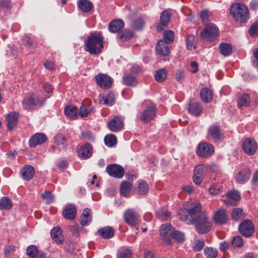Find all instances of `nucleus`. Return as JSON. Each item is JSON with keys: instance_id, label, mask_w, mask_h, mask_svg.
I'll return each instance as SVG.
<instances>
[{"instance_id": "nucleus-1", "label": "nucleus", "mask_w": 258, "mask_h": 258, "mask_svg": "<svg viewBox=\"0 0 258 258\" xmlns=\"http://www.w3.org/2000/svg\"><path fill=\"white\" fill-rule=\"evenodd\" d=\"M103 47V37L98 33H92L85 42V50L91 54L100 53Z\"/></svg>"}, {"instance_id": "nucleus-2", "label": "nucleus", "mask_w": 258, "mask_h": 258, "mask_svg": "<svg viewBox=\"0 0 258 258\" xmlns=\"http://www.w3.org/2000/svg\"><path fill=\"white\" fill-rule=\"evenodd\" d=\"M191 222L195 225L197 231L202 234L208 233L212 227V222L206 212L201 213L199 216L191 220Z\"/></svg>"}, {"instance_id": "nucleus-3", "label": "nucleus", "mask_w": 258, "mask_h": 258, "mask_svg": "<svg viewBox=\"0 0 258 258\" xmlns=\"http://www.w3.org/2000/svg\"><path fill=\"white\" fill-rule=\"evenodd\" d=\"M230 13L235 20L238 22H245L249 18L248 8L245 5L241 3L233 4L231 6Z\"/></svg>"}, {"instance_id": "nucleus-4", "label": "nucleus", "mask_w": 258, "mask_h": 258, "mask_svg": "<svg viewBox=\"0 0 258 258\" xmlns=\"http://www.w3.org/2000/svg\"><path fill=\"white\" fill-rule=\"evenodd\" d=\"M183 207L188 213L190 221L199 216L201 213L206 212L202 210V205L197 200H190L185 202Z\"/></svg>"}, {"instance_id": "nucleus-5", "label": "nucleus", "mask_w": 258, "mask_h": 258, "mask_svg": "<svg viewBox=\"0 0 258 258\" xmlns=\"http://www.w3.org/2000/svg\"><path fill=\"white\" fill-rule=\"evenodd\" d=\"M219 34L218 27L214 24L208 25L201 33L202 38L212 41L216 38Z\"/></svg>"}, {"instance_id": "nucleus-6", "label": "nucleus", "mask_w": 258, "mask_h": 258, "mask_svg": "<svg viewBox=\"0 0 258 258\" xmlns=\"http://www.w3.org/2000/svg\"><path fill=\"white\" fill-rule=\"evenodd\" d=\"M156 106L154 104L150 103L146 108L141 112L140 120L144 122H149L154 119L156 116Z\"/></svg>"}, {"instance_id": "nucleus-7", "label": "nucleus", "mask_w": 258, "mask_h": 258, "mask_svg": "<svg viewBox=\"0 0 258 258\" xmlns=\"http://www.w3.org/2000/svg\"><path fill=\"white\" fill-rule=\"evenodd\" d=\"M214 152V147L211 144L203 142L198 146L197 154L200 157L208 158L213 154Z\"/></svg>"}, {"instance_id": "nucleus-8", "label": "nucleus", "mask_w": 258, "mask_h": 258, "mask_svg": "<svg viewBox=\"0 0 258 258\" xmlns=\"http://www.w3.org/2000/svg\"><path fill=\"white\" fill-rule=\"evenodd\" d=\"M106 171L109 176L116 178H121L124 174L123 168L117 164L107 165L106 167Z\"/></svg>"}, {"instance_id": "nucleus-9", "label": "nucleus", "mask_w": 258, "mask_h": 258, "mask_svg": "<svg viewBox=\"0 0 258 258\" xmlns=\"http://www.w3.org/2000/svg\"><path fill=\"white\" fill-rule=\"evenodd\" d=\"M257 143L254 139L246 138L242 144L244 152L248 155H253L257 150Z\"/></svg>"}, {"instance_id": "nucleus-10", "label": "nucleus", "mask_w": 258, "mask_h": 258, "mask_svg": "<svg viewBox=\"0 0 258 258\" xmlns=\"http://www.w3.org/2000/svg\"><path fill=\"white\" fill-rule=\"evenodd\" d=\"M125 222L131 226H136L139 219L138 213L133 209H128L124 214Z\"/></svg>"}, {"instance_id": "nucleus-11", "label": "nucleus", "mask_w": 258, "mask_h": 258, "mask_svg": "<svg viewBox=\"0 0 258 258\" xmlns=\"http://www.w3.org/2000/svg\"><path fill=\"white\" fill-rule=\"evenodd\" d=\"M107 125L111 132H119L123 126V119L121 116H115L108 122Z\"/></svg>"}, {"instance_id": "nucleus-12", "label": "nucleus", "mask_w": 258, "mask_h": 258, "mask_svg": "<svg viewBox=\"0 0 258 258\" xmlns=\"http://www.w3.org/2000/svg\"><path fill=\"white\" fill-rule=\"evenodd\" d=\"M239 230L242 235L247 237L250 236L254 231L252 222L249 220H245L239 225Z\"/></svg>"}, {"instance_id": "nucleus-13", "label": "nucleus", "mask_w": 258, "mask_h": 258, "mask_svg": "<svg viewBox=\"0 0 258 258\" xmlns=\"http://www.w3.org/2000/svg\"><path fill=\"white\" fill-rule=\"evenodd\" d=\"M172 226L170 224H163L160 229V234L165 242L168 244H171L170 237L173 233Z\"/></svg>"}, {"instance_id": "nucleus-14", "label": "nucleus", "mask_w": 258, "mask_h": 258, "mask_svg": "<svg viewBox=\"0 0 258 258\" xmlns=\"http://www.w3.org/2000/svg\"><path fill=\"white\" fill-rule=\"evenodd\" d=\"M97 84L102 88L108 89L112 85V81L108 75L100 74L95 76Z\"/></svg>"}, {"instance_id": "nucleus-15", "label": "nucleus", "mask_w": 258, "mask_h": 258, "mask_svg": "<svg viewBox=\"0 0 258 258\" xmlns=\"http://www.w3.org/2000/svg\"><path fill=\"white\" fill-rule=\"evenodd\" d=\"M47 140V137L43 133H36L32 136L29 141L30 147H35L37 145H41Z\"/></svg>"}, {"instance_id": "nucleus-16", "label": "nucleus", "mask_w": 258, "mask_h": 258, "mask_svg": "<svg viewBox=\"0 0 258 258\" xmlns=\"http://www.w3.org/2000/svg\"><path fill=\"white\" fill-rule=\"evenodd\" d=\"M213 220L216 224H225L227 220V215L226 210L223 209L218 210L214 215Z\"/></svg>"}, {"instance_id": "nucleus-17", "label": "nucleus", "mask_w": 258, "mask_h": 258, "mask_svg": "<svg viewBox=\"0 0 258 258\" xmlns=\"http://www.w3.org/2000/svg\"><path fill=\"white\" fill-rule=\"evenodd\" d=\"M51 237L53 241L58 244H61L63 240L62 230L59 227H55L52 229L50 232Z\"/></svg>"}, {"instance_id": "nucleus-18", "label": "nucleus", "mask_w": 258, "mask_h": 258, "mask_svg": "<svg viewBox=\"0 0 258 258\" xmlns=\"http://www.w3.org/2000/svg\"><path fill=\"white\" fill-rule=\"evenodd\" d=\"M76 211V208L74 205H68L63 209V216L67 219L73 220L75 218Z\"/></svg>"}, {"instance_id": "nucleus-19", "label": "nucleus", "mask_w": 258, "mask_h": 258, "mask_svg": "<svg viewBox=\"0 0 258 258\" xmlns=\"http://www.w3.org/2000/svg\"><path fill=\"white\" fill-rule=\"evenodd\" d=\"M208 133L212 139L215 141L222 140L223 135L218 125H213L210 126L208 129Z\"/></svg>"}, {"instance_id": "nucleus-20", "label": "nucleus", "mask_w": 258, "mask_h": 258, "mask_svg": "<svg viewBox=\"0 0 258 258\" xmlns=\"http://www.w3.org/2000/svg\"><path fill=\"white\" fill-rule=\"evenodd\" d=\"M92 154V147L89 144L82 146L78 152L79 156L82 159H87Z\"/></svg>"}, {"instance_id": "nucleus-21", "label": "nucleus", "mask_w": 258, "mask_h": 258, "mask_svg": "<svg viewBox=\"0 0 258 258\" xmlns=\"http://www.w3.org/2000/svg\"><path fill=\"white\" fill-rule=\"evenodd\" d=\"M21 172L22 178L28 181L33 177L35 170L32 166L26 165L22 169Z\"/></svg>"}, {"instance_id": "nucleus-22", "label": "nucleus", "mask_w": 258, "mask_h": 258, "mask_svg": "<svg viewBox=\"0 0 258 258\" xmlns=\"http://www.w3.org/2000/svg\"><path fill=\"white\" fill-rule=\"evenodd\" d=\"M250 174V170L248 168L244 169L239 171L235 177L237 182L238 183H244L248 180Z\"/></svg>"}, {"instance_id": "nucleus-23", "label": "nucleus", "mask_w": 258, "mask_h": 258, "mask_svg": "<svg viewBox=\"0 0 258 258\" xmlns=\"http://www.w3.org/2000/svg\"><path fill=\"white\" fill-rule=\"evenodd\" d=\"M168 44L163 40H159L156 46L157 52L163 56L168 55L170 53Z\"/></svg>"}, {"instance_id": "nucleus-24", "label": "nucleus", "mask_w": 258, "mask_h": 258, "mask_svg": "<svg viewBox=\"0 0 258 258\" xmlns=\"http://www.w3.org/2000/svg\"><path fill=\"white\" fill-rule=\"evenodd\" d=\"M19 114L14 112L9 113L7 116L8 127L9 130H12L16 125Z\"/></svg>"}, {"instance_id": "nucleus-25", "label": "nucleus", "mask_w": 258, "mask_h": 258, "mask_svg": "<svg viewBox=\"0 0 258 258\" xmlns=\"http://www.w3.org/2000/svg\"><path fill=\"white\" fill-rule=\"evenodd\" d=\"M124 25V22L121 20H115L110 22L109 25V29L111 32L116 33L121 30Z\"/></svg>"}, {"instance_id": "nucleus-26", "label": "nucleus", "mask_w": 258, "mask_h": 258, "mask_svg": "<svg viewBox=\"0 0 258 258\" xmlns=\"http://www.w3.org/2000/svg\"><path fill=\"white\" fill-rule=\"evenodd\" d=\"M98 234L103 238L109 239L114 235V230L110 226H106L98 230Z\"/></svg>"}, {"instance_id": "nucleus-27", "label": "nucleus", "mask_w": 258, "mask_h": 258, "mask_svg": "<svg viewBox=\"0 0 258 258\" xmlns=\"http://www.w3.org/2000/svg\"><path fill=\"white\" fill-rule=\"evenodd\" d=\"M91 211L89 209H84L80 217V223L82 226L89 225L91 221Z\"/></svg>"}, {"instance_id": "nucleus-28", "label": "nucleus", "mask_w": 258, "mask_h": 258, "mask_svg": "<svg viewBox=\"0 0 258 258\" xmlns=\"http://www.w3.org/2000/svg\"><path fill=\"white\" fill-rule=\"evenodd\" d=\"M64 112L67 117L75 119L78 116V109L74 106L69 105L65 107Z\"/></svg>"}, {"instance_id": "nucleus-29", "label": "nucleus", "mask_w": 258, "mask_h": 258, "mask_svg": "<svg viewBox=\"0 0 258 258\" xmlns=\"http://www.w3.org/2000/svg\"><path fill=\"white\" fill-rule=\"evenodd\" d=\"M187 109L190 113L196 116L200 115L202 111L201 106L197 102L189 103Z\"/></svg>"}, {"instance_id": "nucleus-30", "label": "nucleus", "mask_w": 258, "mask_h": 258, "mask_svg": "<svg viewBox=\"0 0 258 258\" xmlns=\"http://www.w3.org/2000/svg\"><path fill=\"white\" fill-rule=\"evenodd\" d=\"M55 143L60 152L65 150L67 146V140L62 135L59 134L55 137Z\"/></svg>"}, {"instance_id": "nucleus-31", "label": "nucleus", "mask_w": 258, "mask_h": 258, "mask_svg": "<svg viewBox=\"0 0 258 258\" xmlns=\"http://www.w3.org/2000/svg\"><path fill=\"white\" fill-rule=\"evenodd\" d=\"M78 7L84 13H88L91 11L93 5L92 2L88 0H80L78 2Z\"/></svg>"}, {"instance_id": "nucleus-32", "label": "nucleus", "mask_w": 258, "mask_h": 258, "mask_svg": "<svg viewBox=\"0 0 258 258\" xmlns=\"http://www.w3.org/2000/svg\"><path fill=\"white\" fill-rule=\"evenodd\" d=\"M226 197L228 199L227 201H224V202L226 204L228 205H232V204L229 202L230 200L238 201L241 198L240 193L236 190H233L227 192L226 193Z\"/></svg>"}, {"instance_id": "nucleus-33", "label": "nucleus", "mask_w": 258, "mask_h": 258, "mask_svg": "<svg viewBox=\"0 0 258 258\" xmlns=\"http://www.w3.org/2000/svg\"><path fill=\"white\" fill-rule=\"evenodd\" d=\"M219 49L222 55L228 56L232 53V46L229 43H221L219 45Z\"/></svg>"}, {"instance_id": "nucleus-34", "label": "nucleus", "mask_w": 258, "mask_h": 258, "mask_svg": "<svg viewBox=\"0 0 258 258\" xmlns=\"http://www.w3.org/2000/svg\"><path fill=\"white\" fill-rule=\"evenodd\" d=\"M200 96L201 99L205 103H209L212 99V93L209 89L204 88L201 90Z\"/></svg>"}, {"instance_id": "nucleus-35", "label": "nucleus", "mask_w": 258, "mask_h": 258, "mask_svg": "<svg viewBox=\"0 0 258 258\" xmlns=\"http://www.w3.org/2000/svg\"><path fill=\"white\" fill-rule=\"evenodd\" d=\"M250 99L249 95L246 94H243L239 98L238 100V106L241 108L242 107H247L250 103Z\"/></svg>"}, {"instance_id": "nucleus-36", "label": "nucleus", "mask_w": 258, "mask_h": 258, "mask_svg": "<svg viewBox=\"0 0 258 258\" xmlns=\"http://www.w3.org/2000/svg\"><path fill=\"white\" fill-rule=\"evenodd\" d=\"M132 185V183L130 182L126 181H122L120 188V192L121 196L126 197L130 192Z\"/></svg>"}, {"instance_id": "nucleus-37", "label": "nucleus", "mask_w": 258, "mask_h": 258, "mask_svg": "<svg viewBox=\"0 0 258 258\" xmlns=\"http://www.w3.org/2000/svg\"><path fill=\"white\" fill-rule=\"evenodd\" d=\"M224 186L222 183L213 184L209 189V193L212 196H216L222 192Z\"/></svg>"}, {"instance_id": "nucleus-38", "label": "nucleus", "mask_w": 258, "mask_h": 258, "mask_svg": "<svg viewBox=\"0 0 258 258\" xmlns=\"http://www.w3.org/2000/svg\"><path fill=\"white\" fill-rule=\"evenodd\" d=\"M34 99H36V96H34V98L29 97L25 98L23 101V107L26 110L33 109L36 105V103L34 101Z\"/></svg>"}, {"instance_id": "nucleus-39", "label": "nucleus", "mask_w": 258, "mask_h": 258, "mask_svg": "<svg viewBox=\"0 0 258 258\" xmlns=\"http://www.w3.org/2000/svg\"><path fill=\"white\" fill-rule=\"evenodd\" d=\"M12 206L13 204L11 200L7 197H4L0 199V210L10 209Z\"/></svg>"}, {"instance_id": "nucleus-40", "label": "nucleus", "mask_w": 258, "mask_h": 258, "mask_svg": "<svg viewBox=\"0 0 258 258\" xmlns=\"http://www.w3.org/2000/svg\"><path fill=\"white\" fill-rule=\"evenodd\" d=\"M196 36L194 35H188L186 37V46L188 50H191L196 48Z\"/></svg>"}, {"instance_id": "nucleus-41", "label": "nucleus", "mask_w": 258, "mask_h": 258, "mask_svg": "<svg viewBox=\"0 0 258 258\" xmlns=\"http://www.w3.org/2000/svg\"><path fill=\"white\" fill-rule=\"evenodd\" d=\"M149 187L148 184L144 180H139L138 181V186L137 187V191L140 195H145L148 191Z\"/></svg>"}, {"instance_id": "nucleus-42", "label": "nucleus", "mask_w": 258, "mask_h": 258, "mask_svg": "<svg viewBox=\"0 0 258 258\" xmlns=\"http://www.w3.org/2000/svg\"><path fill=\"white\" fill-rule=\"evenodd\" d=\"M93 110L94 108L92 106H87L85 103L84 102L83 105L80 107L79 114L81 117H86L89 113L93 112Z\"/></svg>"}, {"instance_id": "nucleus-43", "label": "nucleus", "mask_w": 258, "mask_h": 258, "mask_svg": "<svg viewBox=\"0 0 258 258\" xmlns=\"http://www.w3.org/2000/svg\"><path fill=\"white\" fill-rule=\"evenodd\" d=\"M171 13L168 10L163 12L160 16V23L163 26H166L169 22Z\"/></svg>"}, {"instance_id": "nucleus-44", "label": "nucleus", "mask_w": 258, "mask_h": 258, "mask_svg": "<svg viewBox=\"0 0 258 258\" xmlns=\"http://www.w3.org/2000/svg\"><path fill=\"white\" fill-rule=\"evenodd\" d=\"M117 142V138L115 135L109 134L106 135L104 138L105 145L109 147L114 146Z\"/></svg>"}, {"instance_id": "nucleus-45", "label": "nucleus", "mask_w": 258, "mask_h": 258, "mask_svg": "<svg viewBox=\"0 0 258 258\" xmlns=\"http://www.w3.org/2000/svg\"><path fill=\"white\" fill-rule=\"evenodd\" d=\"M167 77V72L164 69L158 70L155 75V78L158 82H162L164 81Z\"/></svg>"}, {"instance_id": "nucleus-46", "label": "nucleus", "mask_w": 258, "mask_h": 258, "mask_svg": "<svg viewBox=\"0 0 258 258\" xmlns=\"http://www.w3.org/2000/svg\"><path fill=\"white\" fill-rule=\"evenodd\" d=\"M103 99L104 104L111 106L114 103L115 96L112 93H108L104 95Z\"/></svg>"}, {"instance_id": "nucleus-47", "label": "nucleus", "mask_w": 258, "mask_h": 258, "mask_svg": "<svg viewBox=\"0 0 258 258\" xmlns=\"http://www.w3.org/2000/svg\"><path fill=\"white\" fill-rule=\"evenodd\" d=\"M123 81L125 85L129 86H135L138 83V81L135 77L130 75L124 76L123 77Z\"/></svg>"}, {"instance_id": "nucleus-48", "label": "nucleus", "mask_w": 258, "mask_h": 258, "mask_svg": "<svg viewBox=\"0 0 258 258\" xmlns=\"http://www.w3.org/2000/svg\"><path fill=\"white\" fill-rule=\"evenodd\" d=\"M231 217L233 220L237 221L244 217V214L242 209L240 208L233 209L231 213Z\"/></svg>"}, {"instance_id": "nucleus-49", "label": "nucleus", "mask_w": 258, "mask_h": 258, "mask_svg": "<svg viewBox=\"0 0 258 258\" xmlns=\"http://www.w3.org/2000/svg\"><path fill=\"white\" fill-rule=\"evenodd\" d=\"M207 169V167L204 165L199 164L195 168L194 173L204 177L206 173Z\"/></svg>"}, {"instance_id": "nucleus-50", "label": "nucleus", "mask_w": 258, "mask_h": 258, "mask_svg": "<svg viewBox=\"0 0 258 258\" xmlns=\"http://www.w3.org/2000/svg\"><path fill=\"white\" fill-rule=\"evenodd\" d=\"M38 253V250L35 245H31L26 249L27 254L31 258H34Z\"/></svg>"}, {"instance_id": "nucleus-51", "label": "nucleus", "mask_w": 258, "mask_h": 258, "mask_svg": "<svg viewBox=\"0 0 258 258\" xmlns=\"http://www.w3.org/2000/svg\"><path fill=\"white\" fill-rule=\"evenodd\" d=\"M204 253L206 256L211 258H215L218 255V252L216 249L208 247L204 249Z\"/></svg>"}, {"instance_id": "nucleus-52", "label": "nucleus", "mask_w": 258, "mask_h": 258, "mask_svg": "<svg viewBox=\"0 0 258 258\" xmlns=\"http://www.w3.org/2000/svg\"><path fill=\"white\" fill-rule=\"evenodd\" d=\"M164 42L167 43H171L174 40V33L171 30L166 31L163 34Z\"/></svg>"}, {"instance_id": "nucleus-53", "label": "nucleus", "mask_w": 258, "mask_h": 258, "mask_svg": "<svg viewBox=\"0 0 258 258\" xmlns=\"http://www.w3.org/2000/svg\"><path fill=\"white\" fill-rule=\"evenodd\" d=\"M132 254V250L128 248L120 250L118 253V258H131Z\"/></svg>"}, {"instance_id": "nucleus-54", "label": "nucleus", "mask_w": 258, "mask_h": 258, "mask_svg": "<svg viewBox=\"0 0 258 258\" xmlns=\"http://www.w3.org/2000/svg\"><path fill=\"white\" fill-rule=\"evenodd\" d=\"M133 36V33L128 30H125L118 35V38L123 41L131 39Z\"/></svg>"}, {"instance_id": "nucleus-55", "label": "nucleus", "mask_w": 258, "mask_h": 258, "mask_svg": "<svg viewBox=\"0 0 258 258\" xmlns=\"http://www.w3.org/2000/svg\"><path fill=\"white\" fill-rule=\"evenodd\" d=\"M156 214L159 219L163 220L167 219L169 217L170 212L166 209L162 208L159 209L157 211Z\"/></svg>"}, {"instance_id": "nucleus-56", "label": "nucleus", "mask_w": 258, "mask_h": 258, "mask_svg": "<svg viewBox=\"0 0 258 258\" xmlns=\"http://www.w3.org/2000/svg\"><path fill=\"white\" fill-rule=\"evenodd\" d=\"M205 245L204 241L202 239H196L193 246V249L196 251L201 250Z\"/></svg>"}, {"instance_id": "nucleus-57", "label": "nucleus", "mask_w": 258, "mask_h": 258, "mask_svg": "<svg viewBox=\"0 0 258 258\" xmlns=\"http://www.w3.org/2000/svg\"><path fill=\"white\" fill-rule=\"evenodd\" d=\"M231 244L234 248L241 247L243 244V239L240 236H234L233 238Z\"/></svg>"}, {"instance_id": "nucleus-58", "label": "nucleus", "mask_w": 258, "mask_h": 258, "mask_svg": "<svg viewBox=\"0 0 258 258\" xmlns=\"http://www.w3.org/2000/svg\"><path fill=\"white\" fill-rule=\"evenodd\" d=\"M171 237L177 241L181 242L183 241L184 239V234L182 232L178 231H173L171 234Z\"/></svg>"}, {"instance_id": "nucleus-59", "label": "nucleus", "mask_w": 258, "mask_h": 258, "mask_svg": "<svg viewBox=\"0 0 258 258\" xmlns=\"http://www.w3.org/2000/svg\"><path fill=\"white\" fill-rule=\"evenodd\" d=\"M249 33L252 37H255L258 35V21L251 25L249 29Z\"/></svg>"}, {"instance_id": "nucleus-60", "label": "nucleus", "mask_w": 258, "mask_h": 258, "mask_svg": "<svg viewBox=\"0 0 258 258\" xmlns=\"http://www.w3.org/2000/svg\"><path fill=\"white\" fill-rule=\"evenodd\" d=\"M144 21L142 19H138L135 20L132 23V26L135 30L141 29L144 26Z\"/></svg>"}, {"instance_id": "nucleus-61", "label": "nucleus", "mask_w": 258, "mask_h": 258, "mask_svg": "<svg viewBox=\"0 0 258 258\" xmlns=\"http://www.w3.org/2000/svg\"><path fill=\"white\" fill-rule=\"evenodd\" d=\"M43 199L45 200L46 204H49L54 201L53 196L49 192L45 191L42 194Z\"/></svg>"}, {"instance_id": "nucleus-62", "label": "nucleus", "mask_w": 258, "mask_h": 258, "mask_svg": "<svg viewBox=\"0 0 258 258\" xmlns=\"http://www.w3.org/2000/svg\"><path fill=\"white\" fill-rule=\"evenodd\" d=\"M210 16V13L207 10H203L200 13V18L203 22L207 23L209 22V18Z\"/></svg>"}, {"instance_id": "nucleus-63", "label": "nucleus", "mask_w": 258, "mask_h": 258, "mask_svg": "<svg viewBox=\"0 0 258 258\" xmlns=\"http://www.w3.org/2000/svg\"><path fill=\"white\" fill-rule=\"evenodd\" d=\"M185 76V73L181 70H178L175 73V79L178 82H182Z\"/></svg>"}, {"instance_id": "nucleus-64", "label": "nucleus", "mask_w": 258, "mask_h": 258, "mask_svg": "<svg viewBox=\"0 0 258 258\" xmlns=\"http://www.w3.org/2000/svg\"><path fill=\"white\" fill-rule=\"evenodd\" d=\"M80 228L78 225H75L70 227L69 229L74 236L78 237L80 235Z\"/></svg>"}]
</instances>
